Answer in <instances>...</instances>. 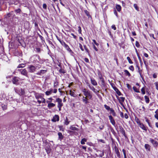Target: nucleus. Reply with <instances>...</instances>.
Segmentation results:
<instances>
[{
  "instance_id": "f257e3e1",
  "label": "nucleus",
  "mask_w": 158,
  "mask_h": 158,
  "mask_svg": "<svg viewBox=\"0 0 158 158\" xmlns=\"http://www.w3.org/2000/svg\"><path fill=\"white\" fill-rule=\"evenodd\" d=\"M40 60V56L37 55H34L31 56L30 58V61L31 62L37 63L39 62Z\"/></svg>"
},
{
  "instance_id": "f03ea898",
  "label": "nucleus",
  "mask_w": 158,
  "mask_h": 158,
  "mask_svg": "<svg viewBox=\"0 0 158 158\" xmlns=\"http://www.w3.org/2000/svg\"><path fill=\"white\" fill-rule=\"evenodd\" d=\"M48 99L50 100V101H49L48 100H47L46 101V102L48 104L47 107L49 109H51L52 108H53L55 106L56 104H55L52 103V102L53 100V99L52 97L48 98Z\"/></svg>"
},
{
  "instance_id": "7ed1b4c3",
  "label": "nucleus",
  "mask_w": 158,
  "mask_h": 158,
  "mask_svg": "<svg viewBox=\"0 0 158 158\" xmlns=\"http://www.w3.org/2000/svg\"><path fill=\"white\" fill-rule=\"evenodd\" d=\"M36 69V68L32 65H30L27 68L28 71L30 73L34 72L35 70Z\"/></svg>"
},
{
  "instance_id": "20e7f679",
  "label": "nucleus",
  "mask_w": 158,
  "mask_h": 158,
  "mask_svg": "<svg viewBox=\"0 0 158 158\" xmlns=\"http://www.w3.org/2000/svg\"><path fill=\"white\" fill-rule=\"evenodd\" d=\"M84 95L88 98L89 99H91L92 97V95L90 93L89 90H88L87 92L84 94Z\"/></svg>"
},
{
  "instance_id": "39448f33",
  "label": "nucleus",
  "mask_w": 158,
  "mask_h": 158,
  "mask_svg": "<svg viewBox=\"0 0 158 158\" xmlns=\"http://www.w3.org/2000/svg\"><path fill=\"white\" fill-rule=\"evenodd\" d=\"M56 102L58 103L57 106H62L63 103L62 102V100L59 98H56Z\"/></svg>"
},
{
  "instance_id": "423d86ee",
  "label": "nucleus",
  "mask_w": 158,
  "mask_h": 158,
  "mask_svg": "<svg viewBox=\"0 0 158 158\" xmlns=\"http://www.w3.org/2000/svg\"><path fill=\"white\" fill-rule=\"evenodd\" d=\"M35 98L38 100H40V99H42L43 97L42 96V94L38 93H36L35 94Z\"/></svg>"
},
{
  "instance_id": "0eeeda50",
  "label": "nucleus",
  "mask_w": 158,
  "mask_h": 158,
  "mask_svg": "<svg viewBox=\"0 0 158 158\" xmlns=\"http://www.w3.org/2000/svg\"><path fill=\"white\" fill-rule=\"evenodd\" d=\"M20 71L21 74L26 77L27 76V72L25 69H21Z\"/></svg>"
},
{
  "instance_id": "6e6552de",
  "label": "nucleus",
  "mask_w": 158,
  "mask_h": 158,
  "mask_svg": "<svg viewBox=\"0 0 158 158\" xmlns=\"http://www.w3.org/2000/svg\"><path fill=\"white\" fill-rule=\"evenodd\" d=\"M19 78L17 77H15L13 78L12 81L13 84H16L19 81Z\"/></svg>"
},
{
  "instance_id": "1a4fd4ad",
  "label": "nucleus",
  "mask_w": 158,
  "mask_h": 158,
  "mask_svg": "<svg viewBox=\"0 0 158 158\" xmlns=\"http://www.w3.org/2000/svg\"><path fill=\"white\" fill-rule=\"evenodd\" d=\"M150 141L155 147H157L158 145V143L156 141H155L154 139H150Z\"/></svg>"
},
{
  "instance_id": "9d476101",
  "label": "nucleus",
  "mask_w": 158,
  "mask_h": 158,
  "mask_svg": "<svg viewBox=\"0 0 158 158\" xmlns=\"http://www.w3.org/2000/svg\"><path fill=\"white\" fill-rule=\"evenodd\" d=\"M59 120V117L57 115H55L52 119V121L53 122H56V121H58Z\"/></svg>"
},
{
  "instance_id": "9b49d317",
  "label": "nucleus",
  "mask_w": 158,
  "mask_h": 158,
  "mask_svg": "<svg viewBox=\"0 0 158 158\" xmlns=\"http://www.w3.org/2000/svg\"><path fill=\"white\" fill-rule=\"evenodd\" d=\"M53 89H50L48 90L45 92V94L47 96L50 95L53 93Z\"/></svg>"
},
{
  "instance_id": "f8f14e48",
  "label": "nucleus",
  "mask_w": 158,
  "mask_h": 158,
  "mask_svg": "<svg viewBox=\"0 0 158 158\" xmlns=\"http://www.w3.org/2000/svg\"><path fill=\"white\" fill-rule=\"evenodd\" d=\"M90 81L92 84L94 86L97 85V83L95 80L93 78H90Z\"/></svg>"
},
{
  "instance_id": "ddd939ff",
  "label": "nucleus",
  "mask_w": 158,
  "mask_h": 158,
  "mask_svg": "<svg viewBox=\"0 0 158 158\" xmlns=\"http://www.w3.org/2000/svg\"><path fill=\"white\" fill-rule=\"evenodd\" d=\"M88 98L86 97H85L82 96V101L85 103L86 104L89 103L88 101Z\"/></svg>"
},
{
  "instance_id": "4468645a",
  "label": "nucleus",
  "mask_w": 158,
  "mask_h": 158,
  "mask_svg": "<svg viewBox=\"0 0 158 158\" xmlns=\"http://www.w3.org/2000/svg\"><path fill=\"white\" fill-rule=\"evenodd\" d=\"M143 130L146 131L147 130V129L146 127L144 126L143 124L142 123H140L139 125H138Z\"/></svg>"
},
{
  "instance_id": "2eb2a0df",
  "label": "nucleus",
  "mask_w": 158,
  "mask_h": 158,
  "mask_svg": "<svg viewBox=\"0 0 158 158\" xmlns=\"http://www.w3.org/2000/svg\"><path fill=\"white\" fill-rule=\"evenodd\" d=\"M99 78L101 81L102 84L103 85L105 83V81L104 78H103L102 75H99Z\"/></svg>"
},
{
  "instance_id": "dca6fc26",
  "label": "nucleus",
  "mask_w": 158,
  "mask_h": 158,
  "mask_svg": "<svg viewBox=\"0 0 158 158\" xmlns=\"http://www.w3.org/2000/svg\"><path fill=\"white\" fill-rule=\"evenodd\" d=\"M58 137H59V139L60 140H61L63 138V136L61 132H59L58 134Z\"/></svg>"
},
{
  "instance_id": "f3484780",
  "label": "nucleus",
  "mask_w": 158,
  "mask_h": 158,
  "mask_svg": "<svg viewBox=\"0 0 158 158\" xmlns=\"http://www.w3.org/2000/svg\"><path fill=\"white\" fill-rule=\"evenodd\" d=\"M69 129L70 130H73V131H78L79 129L78 128H77L74 127L72 125L70 127H69Z\"/></svg>"
},
{
  "instance_id": "a211bd4d",
  "label": "nucleus",
  "mask_w": 158,
  "mask_h": 158,
  "mask_svg": "<svg viewBox=\"0 0 158 158\" xmlns=\"http://www.w3.org/2000/svg\"><path fill=\"white\" fill-rule=\"evenodd\" d=\"M114 89L116 92L117 94L118 95L120 96L121 95V92L117 88L115 87L114 88Z\"/></svg>"
},
{
  "instance_id": "6ab92c4d",
  "label": "nucleus",
  "mask_w": 158,
  "mask_h": 158,
  "mask_svg": "<svg viewBox=\"0 0 158 158\" xmlns=\"http://www.w3.org/2000/svg\"><path fill=\"white\" fill-rule=\"evenodd\" d=\"M19 93H18L20 95H23L24 94V90L22 89L21 88L20 89H19Z\"/></svg>"
},
{
  "instance_id": "aec40b11",
  "label": "nucleus",
  "mask_w": 158,
  "mask_h": 158,
  "mask_svg": "<svg viewBox=\"0 0 158 158\" xmlns=\"http://www.w3.org/2000/svg\"><path fill=\"white\" fill-rule=\"evenodd\" d=\"M116 8L117 11L118 12H120L121 10V7L119 5H116Z\"/></svg>"
},
{
  "instance_id": "412c9836",
  "label": "nucleus",
  "mask_w": 158,
  "mask_h": 158,
  "mask_svg": "<svg viewBox=\"0 0 158 158\" xmlns=\"http://www.w3.org/2000/svg\"><path fill=\"white\" fill-rule=\"evenodd\" d=\"M145 149L148 151H150V146L148 144H145L144 146Z\"/></svg>"
},
{
  "instance_id": "4be33fe9",
  "label": "nucleus",
  "mask_w": 158,
  "mask_h": 158,
  "mask_svg": "<svg viewBox=\"0 0 158 158\" xmlns=\"http://www.w3.org/2000/svg\"><path fill=\"white\" fill-rule=\"evenodd\" d=\"M42 100V101L40 100H37V102L40 104L42 102L43 103H45V102H46L45 99L44 98H43Z\"/></svg>"
},
{
  "instance_id": "5701e85b",
  "label": "nucleus",
  "mask_w": 158,
  "mask_h": 158,
  "mask_svg": "<svg viewBox=\"0 0 158 158\" xmlns=\"http://www.w3.org/2000/svg\"><path fill=\"white\" fill-rule=\"evenodd\" d=\"M46 72V70H41L40 72H38L37 74L38 75H40L41 73L44 74Z\"/></svg>"
},
{
  "instance_id": "b1692460",
  "label": "nucleus",
  "mask_w": 158,
  "mask_h": 158,
  "mask_svg": "<svg viewBox=\"0 0 158 158\" xmlns=\"http://www.w3.org/2000/svg\"><path fill=\"white\" fill-rule=\"evenodd\" d=\"M64 47L65 48V49L68 51L71 52H72L71 50L70 49V48H69V46L66 44Z\"/></svg>"
},
{
  "instance_id": "393cba45",
  "label": "nucleus",
  "mask_w": 158,
  "mask_h": 158,
  "mask_svg": "<svg viewBox=\"0 0 158 158\" xmlns=\"http://www.w3.org/2000/svg\"><path fill=\"white\" fill-rule=\"evenodd\" d=\"M70 121H69V120L67 117H66V119L65 120L64 124L66 125H68Z\"/></svg>"
},
{
  "instance_id": "a878e982",
  "label": "nucleus",
  "mask_w": 158,
  "mask_h": 158,
  "mask_svg": "<svg viewBox=\"0 0 158 158\" xmlns=\"http://www.w3.org/2000/svg\"><path fill=\"white\" fill-rule=\"evenodd\" d=\"M110 112L111 114L113 115L114 116H116V114L114 112V110H113L112 108H111V109H110Z\"/></svg>"
},
{
  "instance_id": "bb28decb",
  "label": "nucleus",
  "mask_w": 158,
  "mask_h": 158,
  "mask_svg": "<svg viewBox=\"0 0 158 158\" xmlns=\"http://www.w3.org/2000/svg\"><path fill=\"white\" fill-rule=\"evenodd\" d=\"M136 67L138 68V72L139 73L141 77H142V75H141V72L142 70L140 69L139 66V65H136Z\"/></svg>"
},
{
  "instance_id": "cd10ccee",
  "label": "nucleus",
  "mask_w": 158,
  "mask_h": 158,
  "mask_svg": "<svg viewBox=\"0 0 158 158\" xmlns=\"http://www.w3.org/2000/svg\"><path fill=\"white\" fill-rule=\"evenodd\" d=\"M144 98L146 103H148L149 102V99L148 97L147 96H144Z\"/></svg>"
},
{
  "instance_id": "c85d7f7f",
  "label": "nucleus",
  "mask_w": 158,
  "mask_h": 158,
  "mask_svg": "<svg viewBox=\"0 0 158 158\" xmlns=\"http://www.w3.org/2000/svg\"><path fill=\"white\" fill-rule=\"evenodd\" d=\"M115 152H116V153L117 156L119 158H120V153L118 149H115Z\"/></svg>"
},
{
  "instance_id": "c756f323",
  "label": "nucleus",
  "mask_w": 158,
  "mask_h": 158,
  "mask_svg": "<svg viewBox=\"0 0 158 158\" xmlns=\"http://www.w3.org/2000/svg\"><path fill=\"white\" fill-rule=\"evenodd\" d=\"M124 72H125V75L128 76V77H130L131 76V74L128 70H124Z\"/></svg>"
},
{
  "instance_id": "7c9ffc66",
  "label": "nucleus",
  "mask_w": 158,
  "mask_h": 158,
  "mask_svg": "<svg viewBox=\"0 0 158 158\" xmlns=\"http://www.w3.org/2000/svg\"><path fill=\"white\" fill-rule=\"evenodd\" d=\"M120 131L121 132V133L124 135H125V130H124V129H123V128L121 127L120 128Z\"/></svg>"
},
{
  "instance_id": "2f4dec72",
  "label": "nucleus",
  "mask_w": 158,
  "mask_h": 158,
  "mask_svg": "<svg viewBox=\"0 0 158 158\" xmlns=\"http://www.w3.org/2000/svg\"><path fill=\"white\" fill-rule=\"evenodd\" d=\"M70 94L71 96L74 97H75L76 96V95L75 93L71 90L70 91Z\"/></svg>"
},
{
  "instance_id": "473e14b6",
  "label": "nucleus",
  "mask_w": 158,
  "mask_h": 158,
  "mask_svg": "<svg viewBox=\"0 0 158 158\" xmlns=\"http://www.w3.org/2000/svg\"><path fill=\"white\" fill-rule=\"evenodd\" d=\"M1 106L2 109L3 110H6L7 109V106L6 105L4 104H2L1 105Z\"/></svg>"
},
{
  "instance_id": "72a5a7b5",
  "label": "nucleus",
  "mask_w": 158,
  "mask_h": 158,
  "mask_svg": "<svg viewBox=\"0 0 158 158\" xmlns=\"http://www.w3.org/2000/svg\"><path fill=\"white\" fill-rule=\"evenodd\" d=\"M87 141V139H85V138H83V139H82L81 142V143L82 144H85V142H86Z\"/></svg>"
},
{
  "instance_id": "f704fd0d",
  "label": "nucleus",
  "mask_w": 158,
  "mask_h": 158,
  "mask_svg": "<svg viewBox=\"0 0 158 158\" xmlns=\"http://www.w3.org/2000/svg\"><path fill=\"white\" fill-rule=\"evenodd\" d=\"M84 12L85 13L86 15L88 16L89 18L91 17V16H90V15L89 14V12L88 11H87L86 10H84Z\"/></svg>"
},
{
  "instance_id": "c9c22d12",
  "label": "nucleus",
  "mask_w": 158,
  "mask_h": 158,
  "mask_svg": "<svg viewBox=\"0 0 158 158\" xmlns=\"http://www.w3.org/2000/svg\"><path fill=\"white\" fill-rule=\"evenodd\" d=\"M89 88L92 90L93 91H95V89L92 86L90 85L89 84L88 85Z\"/></svg>"
},
{
  "instance_id": "e433bc0d",
  "label": "nucleus",
  "mask_w": 158,
  "mask_h": 158,
  "mask_svg": "<svg viewBox=\"0 0 158 158\" xmlns=\"http://www.w3.org/2000/svg\"><path fill=\"white\" fill-rule=\"evenodd\" d=\"M127 59L130 64H133V62H132V61L131 60L130 58L128 56L127 57Z\"/></svg>"
},
{
  "instance_id": "4c0bfd02",
  "label": "nucleus",
  "mask_w": 158,
  "mask_h": 158,
  "mask_svg": "<svg viewBox=\"0 0 158 158\" xmlns=\"http://www.w3.org/2000/svg\"><path fill=\"white\" fill-rule=\"evenodd\" d=\"M60 43L64 47L66 44L63 40L60 41Z\"/></svg>"
},
{
  "instance_id": "58836bf2",
  "label": "nucleus",
  "mask_w": 158,
  "mask_h": 158,
  "mask_svg": "<svg viewBox=\"0 0 158 158\" xmlns=\"http://www.w3.org/2000/svg\"><path fill=\"white\" fill-rule=\"evenodd\" d=\"M135 121L138 125H139L140 123H141L140 120L138 118H135Z\"/></svg>"
},
{
  "instance_id": "ea45409f",
  "label": "nucleus",
  "mask_w": 158,
  "mask_h": 158,
  "mask_svg": "<svg viewBox=\"0 0 158 158\" xmlns=\"http://www.w3.org/2000/svg\"><path fill=\"white\" fill-rule=\"evenodd\" d=\"M24 67V64H19L17 67L18 68H23Z\"/></svg>"
},
{
  "instance_id": "a19ab883",
  "label": "nucleus",
  "mask_w": 158,
  "mask_h": 158,
  "mask_svg": "<svg viewBox=\"0 0 158 158\" xmlns=\"http://www.w3.org/2000/svg\"><path fill=\"white\" fill-rule=\"evenodd\" d=\"M122 151L123 152L124 156V158H127L126 156V151L125 149H123L122 150Z\"/></svg>"
},
{
  "instance_id": "79ce46f5",
  "label": "nucleus",
  "mask_w": 158,
  "mask_h": 158,
  "mask_svg": "<svg viewBox=\"0 0 158 158\" xmlns=\"http://www.w3.org/2000/svg\"><path fill=\"white\" fill-rule=\"evenodd\" d=\"M104 106L105 108H106V109L108 110H110V109H111V108H110V107L109 106H108L106 105H105Z\"/></svg>"
},
{
  "instance_id": "37998d69",
  "label": "nucleus",
  "mask_w": 158,
  "mask_h": 158,
  "mask_svg": "<svg viewBox=\"0 0 158 158\" xmlns=\"http://www.w3.org/2000/svg\"><path fill=\"white\" fill-rule=\"evenodd\" d=\"M134 7L136 10H139V8L136 4H134Z\"/></svg>"
},
{
  "instance_id": "c03bdc74",
  "label": "nucleus",
  "mask_w": 158,
  "mask_h": 158,
  "mask_svg": "<svg viewBox=\"0 0 158 158\" xmlns=\"http://www.w3.org/2000/svg\"><path fill=\"white\" fill-rule=\"evenodd\" d=\"M84 48H85V50L86 51V52L88 53H89V50H88V48L86 47V46L85 45H84Z\"/></svg>"
},
{
  "instance_id": "a18cd8bd",
  "label": "nucleus",
  "mask_w": 158,
  "mask_h": 158,
  "mask_svg": "<svg viewBox=\"0 0 158 158\" xmlns=\"http://www.w3.org/2000/svg\"><path fill=\"white\" fill-rule=\"evenodd\" d=\"M133 90L136 92L139 93V91L138 90V89L135 87H133Z\"/></svg>"
},
{
  "instance_id": "49530a36",
  "label": "nucleus",
  "mask_w": 158,
  "mask_h": 158,
  "mask_svg": "<svg viewBox=\"0 0 158 158\" xmlns=\"http://www.w3.org/2000/svg\"><path fill=\"white\" fill-rule=\"evenodd\" d=\"M141 91L142 92V94H145V89L144 87H143L141 89Z\"/></svg>"
},
{
  "instance_id": "de8ad7c7",
  "label": "nucleus",
  "mask_w": 158,
  "mask_h": 158,
  "mask_svg": "<svg viewBox=\"0 0 158 158\" xmlns=\"http://www.w3.org/2000/svg\"><path fill=\"white\" fill-rule=\"evenodd\" d=\"M129 69L131 70L132 71H133L134 70V67H133V66L132 65H131V66H130L129 68Z\"/></svg>"
},
{
  "instance_id": "09e8293b",
  "label": "nucleus",
  "mask_w": 158,
  "mask_h": 158,
  "mask_svg": "<svg viewBox=\"0 0 158 158\" xmlns=\"http://www.w3.org/2000/svg\"><path fill=\"white\" fill-rule=\"evenodd\" d=\"M36 49V52L38 53H40V52H41V50L40 48H35Z\"/></svg>"
},
{
  "instance_id": "8fccbe9b",
  "label": "nucleus",
  "mask_w": 158,
  "mask_h": 158,
  "mask_svg": "<svg viewBox=\"0 0 158 158\" xmlns=\"http://www.w3.org/2000/svg\"><path fill=\"white\" fill-rule=\"evenodd\" d=\"M79 47L81 49L82 51H84V49L83 48L82 45L80 43L79 44Z\"/></svg>"
},
{
  "instance_id": "3c124183",
  "label": "nucleus",
  "mask_w": 158,
  "mask_h": 158,
  "mask_svg": "<svg viewBox=\"0 0 158 158\" xmlns=\"http://www.w3.org/2000/svg\"><path fill=\"white\" fill-rule=\"evenodd\" d=\"M58 85V83L57 81L55 82L54 83V87H57Z\"/></svg>"
},
{
  "instance_id": "603ef678",
  "label": "nucleus",
  "mask_w": 158,
  "mask_h": 158,
  "mask_svg": "<svg viewBox=\"0 0 158 158\" xmlns=\"http://www.w3.org/2000/svg\"><path fill=\"white\" fill-rule=\"evenodd\" d=\"M59 71L60 73H65V71L64 69H60L59 70Z\"/></svg>"
},
{
  "instance_id": "864d4df0",
  "label": "nucleus",
  "mask_w": 158,
  "mask_h": 158,
  "mask_svg": "<svg viewBox=\"0 0 158 158\" xmlns=\"http://www.w3.org/2000/svg\"><path fill=\"white\" fill-rule=\"evenodd\" d=\"M135 45L138 48L140 46V44L137 41H136L135 42Z\"/></svg>"
},
{
  "instance_id": "5fc2aeb1",
  "label": "nucleus",
  "mask_w": 158,
  "mask_h": 158,
  "mask_svg": "<svg viewBox=\"0 0 158 158\" xmlns=\"http://www.w3.org/2000/svg\"><path fill=\"white\" fill-rule=\"evenodd\" d=\"M154 84L156 85V89L158 90V82H156Z\"/></svg>"
},
{
  "instance_id": "6e6d98bb",
  "label": "nucleus",
  "mask_w": 158,
  "mask_h": 158,
  "mask_svg": "<svg viewBox=\"0 0 158 158\" xmlns=\"http://www.w3.org/2000/svg\"><path fill=\"white\" fill-rule=\"evenodd\" d=\"M92 41H93V42L97 46H98L99 45V44L97 43L96 42V41H95V40H92Z\"/></svg>"
},
{
  "instance_id": "4d7b16f0",
  "label": "nucleus",
  "mask_w": 158,
  "mask_h": 158,
  "mask_svg": "<svg viewBox=\"0 0 158 158\" xmlns=\"http://www.w3.org/2000/svg\"><path fill=\"white\" fill-rule=\"evenodd\" d=\"M111 123L114 125L115 124V122L114 119L110 121Z\"/></svg>"
},
{
  "instance_id": "13d9d810",
  "label": "nucleus",
  "mask_w": 158,
  "mask_h": 158,
  "mask_svg": "<svg viewBox=\"0 0 158 158\" xmlns=\"http://www.w3.org/2000/svg\"><path fill=\"white\" fill-rule=\"evenodd\" d=\"M125 100V98L123 97H120V98L119 100H121L122 102H123Z\"/></svg>"
},
{
  "instance_id": "bf43d9fd",
  "label": "nucleus",
  "mask_w": 158,
  "mask_h": 158,
  "mask_svg": "<svg viewBox=\"0 0 158 158\" xmlns=\"http://www.w3.org/2000/svg\"><path fill=\"white\" fill-rule=\"evenodd\" d=\"M78 31L80 34H81V27H80L79 26V27H78Z\"/></svg>"
},
{
  "instance_id": "052dcab7",
  "label": "nucleus",
  "mask_w": 158,
  "mask_h": 158,
  "mask_svg": "<svg viewBox=\"0 0 158 158\" xmlns=\"http://www.w3.org/2000/svg\"><path fill=\"white\" fill-rule=\"evenodd\" d=\"M21 11V10L20 9H17V10H15V12L17 13H20V12Z\"/></svg>"
},
{
  "instance_id": "680f3d73",
  "label": "nucleus",
  "mask_w": 158,
  "mask_h": 158,
  "mask_svg": "<svg viewBox=\"0 0 158 158\" xmlns=\"http://www.w3.org/2000/svg\"><path fill=\"white\" fill-rule=\"evenodd\" d=\"M111 28L112 29H114V30H115L116 29V28L115 26V25H113L111 26Z\"/></svg>"
},
{
  "instance_id": "e2e57ef3",
  "label": "nucleus",
  "mask_w": 158,
  "mask_h": 158,
  "mask_svg": "<svg viewBox=\"0 0 158 158\" xmlns=\"http://www.w3.org/2000/svg\"><path fill=\"white\" fill-rule=\"evenodd\" d=\"M138 58L139 60V62H140V64H143L142 61L141 59L140 56H138Z\"/></svg>"
},
{
  "instance_id": "0e129e2a",
  "label": "nucleus",
  "mask_w": 158,
  "mask_h": 158,
  "mask_svg": "<svg viewBox=\"0 0 158 158\" xmlns=\"http://www.w3.org/2000/svg\"><path fill=\"white\" fill-rule=\"evenodd\" d=\"M88 90H87L85 89L84 88L83 89H82V91L83 92V93H84V94H85L86 92Z\"/></svg>"
},
{
  "instance_id": "69168bd1",
  "label": "nucleus",
  "mask_w": 158,
  "mask_h": 158,
  "mask_svg": "<svg viewBox=\"0 0 158 158\" xmlns=\"http://www.w3.org/2000/svg\"><path fill=\"white\" fill-rule=\"evenodd\" d=\"M114 14L117 17H118V14H117V13L116 11V10H114Z\"/></svg>"
},
{
  "instance_id": "338daca9",
  "label": "nucleus",
  "mask_w": 158,
  "mask_h": 158,
  "mask_svg": "<svg viewBox=\"0 0 158 158\" xmlns=\"http://www.w3.org/2000/svg\"><path fill=\"white\" fill-rule=\"evenodd\" d=\"M43 8L44 9H46L47 8V5L46 4L44 3L43 4Z\"/></svg>"
},
{
  "instance_id": "774afa93",
  "label": "nucleus",
  "mask_w": 158,
  "mask_h": 158,
  "mask_svg": "<svg viewBox=\"0 0 158 158\" xmlns=\"http://www.w3.org/2000/svg\"><path fill=\"white\" fill-rule=\"evenodd\" d=\"M154 117L156 119L158 120V114H155Z\"/></svg>"
}]
</instances>
